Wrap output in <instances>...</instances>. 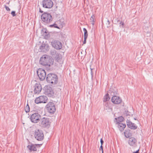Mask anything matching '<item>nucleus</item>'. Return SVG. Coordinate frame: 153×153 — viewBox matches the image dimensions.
I'll return each instance as SVG.
<instances>
[{
    "instance_id": "nucleus-32",
    "label": "nucleus",
    "mask_w": 153,
    "mask_h": 153,
    "mask_svg": "<svg viewBox=\"0 0 153 153\" xmlns=\"http://www.w3.org/2000/svg\"><path fill=\"white\" fill-rule=\"evenodd\" d=\"M25 110L26 113L29 112L30 111V108L28 103L25 108Z\"/></svg>"
},
{
    "instance_id": "nucleus-9",
    "label": "nucleus",
    "mask_w": 153,
    "mask_h": 153,
    "mask_svg": "<svg viewBox=\"0 0 153 153\" xmlns=\"http://www.w3.org/2000/svg\"><path fill=\"white\" fill-rule=\"evenodd\" d=\"M48 99L45 96H40L36 98L35 100V102L37 104L43 103H45L47 102Z\"/></svg>"
},
{
    "instance_id": "nucleus-25",
    "label": "nucleus",
    "mask_w": 153,
    "mask_h": 153,
    "mask_svg": "<svg viewBox=\"0 0 153 153\" xmlns=\"http://www.w3.org/2000/svg\"><path fill=\"white\" fill-rule=\"evenodd\" d=\"M77 57L78 60L79 62L80 65H82V64L80 63V61H82L84 57V56L82 55V52L81 51L80 53L79 52L77 56Z\"/></svg>"
},
{
    "instance_id": "nucleus-46",
    "label": "nucleus",
    "mask_w": 153,
    "mask_h": 153,
    "mask_svg": "<svg viewBox=\"0 0 153 153\" xmlns=\"http://www.w3.org/2000/svg\"><path fill=\"white\" fill-rule=\"evenodd\" d=\"M91 23V24H92V25L93 26H94V23H93V22L92 23V22Z\"/></svg>"
},
{
    "instance_id": "nucleus-50",
    "label": "nucleus",
    "mask_w": 153,
    "mask_h": 153,
    "mask_svg": "<svg viewBox=\"0 0 153 153\" xmlns=\"http://www.w3.org/2000/svg\"><path fill=\"white\" fill-rule=\"evenodd\" d=\"M9 2L8 3H7V4H9Z\"/></svg>"
},
{
    "instance_id": "nucleus-42",
    "label": "nucleus",
    "mask_w": 153,
    "mask_h": 153,
    "mask_svg": "<svg viewBox=\"0 0 153 153\" xmlns=\"http://www.w3.org/2000/svg\"><path fill=\"white\" fill-rule=\"evenodd\" d=\"M99 150L101 151V150L102 152H103V146L102 145H101L100 148H99Z\"/></svg>"
},
{
    "instance_id": "nucleus-28",
    "label": "nucleus",
    "mask_w": 153,
    "mask_h": 153,
    "mask_svg": "<svg viewBox=\"0 0 153 153\" xmlns=\"http://www.w3.org/2000/svg\"><path fill=\"white\" fill-rule=\"evenodd\" d=\"M131 113L130 112H129L128 110H126L123 112V115L124 116L127 117L128 116H130Z\"/></svg>"
},
{
    "instance_id": "nucleus-23",
    "label": "nucleus",
    "mask_w": 153,
    "mask_h": 153,
    "mask_svg": "<svg viewBox=\"0 0 153 153\" xmlns=\"http://www.w3.org/2000/svg\"><path fill=\"white\" fill-rule=\"evenodd\" d=\"M115 122L116 124L118 123H121V122L124 121L125 119L124 117L122 116H120L117 118H114Z\"/></svg>"
},
{
    "instance_id": "nucleus-47",
    "label": "nucleus",
    "mask_w": 153,
    "mask_h": 153,
    "mask_svg": "<svg viewBox=\"0 0 153 153\" xmlns=\"http://www.w3.org/2000/svg\"><path fill=\"white\" fill-rule=\"evenodd\" d=\"M91 22H92V23H94L95 22V21L94 20H93V21H91Z\"/></svg>"
},
{
    "instance_id": "nucleus-31",
    "label": "nucleus",
    "mask_w": 153,
    "mask_h": 153,
    "mask_svg": "<svg viewBox=\"0 0 153 153\" xmlns=\"http://www.w3.org/2000/svg\"><path fill=\"white\" fill-rule=\"evenodd\" d=\"M54 18H55L56 19H59L60 17V14L59 13L57 14L55 12H54Z\"/></svg>"
},
{
    "instance_id": "nucleus-49",
    "label": "nucleus",
    "mask_w": 153,
    "mask_h": 153,
    "mask_svg": "<svg viewBox=\"0 0 153 153\" xmlns=\"http://www.w3.org/2000/svg\"><path fill=\"white\" fill-rule=\"evenodd\" d=\"M145 35H146V36L147 35H148V34H145Z\"/></svg>"
},
{
    "instance_id": "nucleus-45",
    "label": "nucleus",
    "mask_w": 153,
    "mask_h": 153,
    "mask_svg": "<svg viewBox=\"0 0 153 153\" xmlns=\"http://www.w3.org/2000/svg\"><path fill=\"white\" fill-rule=\"evenodd\" d=\"M105 105L106 106V107H107V106H108V103H106L105 104Z\"/></svg>"
},
{
    "instance_id": "nucleus-33",
    "label": "nucleus",
    "mask_w": 153,
    "mask_h": 153,
    "mask_svg": "<svg viewBox=\"0 0 153 153\" xmlns=\"http://www.w3.org/2000/svg\"><path fill=\"white\" fill-rule=\"evenodd\" d=\"M83 30L84 32V37H87L88 36V31L86 29L84 28H83Z\"/></svg>"
},
{
    "instance_id": "nucleus-21",
    "label": "nucleus",
    "mask_w": 153,
    "mask_h": 153,
    "mask_svg": "<svg viewBox=\"0 0 153 153\" xmlns=\"http://www.w3.org/2000/svg\"><path fill=\"white\" fill-rule=\"evenodd\" d=\"M27 148L29 150L30 152L37 151V149L34 144L31 143L27 146Z\"/></svg>"
},
{
    "instance_id": "nucleus-39",
    "label": "nucleus",
    "mask_w": 153,
    "mask_h": 153,
    "mask_svg": "<svg viewBox=\"0 0 153 153\" xmlns=\"http://www.w3.org/2000/svg\"><path fill=\"white\" fill-rule=\"evenodd\" d=\"M87 37H84V41L83 42V44H85L86 42V39Z\"/></svg>"
},
{
    "instance_id": "nucleus-24",
    "label": "nucleus",
    "mask_w": 153,
    "mask_h": 153,
    "mask_svg": "<svg viewBox=\"0 0 153 153\" xmlns=\"http://www.w3.org/2000/svg\"><path fill=\"white\" fill-rule=\"evenodd\" d=\"M55 23H57L58 25V26L59 27H63L64 25H65V23L64 21H62V20L59 19V20L56 21Z\"/></svg>"
},
{
    "instance_id": "nucleus-6",
    "label": "nucleus",
    "mask_w": 153,
    "mask_h": 153,
    "mask_svg": "<svg viewBox=\"0 0 153 153\" xmlns=\"http://www.w3.org/2000/svg\"><path fill=\"white\" fill-rule=\"evenodd\" d=\"M45 108L47 112L50 114H54L56 111V106L52 102H48L45 106Z\"/></svg>"
},
{
    "instance_id": "nucleus-1",
    "label": "nucleus",
    "mask_w": 153,
    "mask_h": 153,
    "mask_svg": "<svg viewBox=\"0 0 153 153\" xmlns=\"http://www.w3.org/2000/svg\"><path fill=\"white\" fill-rule=\"evenodd\" d=\"M53 62L54 60L52 57L45 54L40 58L39 63L43 66L50 67L53 64Z\"/></svg>"
},
{
    "instance_id": "nucleus-30",
    "label": "nucleus",
    "mask_w": 153,
    "mask_h": 153,
    "mask_svg": "<svg viewBox=\"0 0 153 153\" xmlns=\"http://www.w3.org/2000/svg\"><path fill=\"white\" fill-rule=\"evenodd\" d=\"M116 20L117 21V22L119 23V24H120V26L121 25H122V28H124L125 27V23L123 22L122 21H120L119 20H118L117 18V19Z\"/></svg>"
},
{
    "instance_id": "nucleus-16",
    "label": "nucleus",
    "mask_w": 153,
    "mask_h": 153,
    "mask_svg": "<svg viewBox=\"0 0 153 153\" xmlns=\"http://www.w3.org/2000/svg\"><path fill=\"white\" fill-rule=\"evenodd\" d=\"M111 102L114 104H119L122 102L121 99L117 95L113 96L111 98Z\"/></svg>"
},
{
    "instance_id": "nucleus-38",
    "label": "nucleus",
    "mask_w": 153,
    "mask_h": 153,
    "mask_svg": "<svg viewBox=\"0 0 153 153\" xmlns=\"http://www.w3.org/2000/svg\"><path fill=\"white\" fill-rule=\"evenodd\" d=\"M140 148L138 150H136V151L132 152V151H131L133 153H140L139 151L140 150Z\"/></svg>"
},
{
    "instance_id": "nucleus-14",
    "label": "nucleus",
    "mask_w": 153,
    "mask_h": 153,
    "mask_svg": "<svg viewBox=\"0 0 153 153\" xmlns=\"http://www.w3.org/2000/svg\"><path fill=\"white\" fill-rule=\"evenodd\" d=\"M39 49L41 52H46L49 50V46L48 44L43 42L40 46Z\"/></svg>"
},
{
    "instance_id": "nucleus-17",
    "label": "nucleus",
    "mask_w": 153,
    "mask_h": 153,
    "mask_svg": "<svg viewBox=\"0 0 153 153\" xmlns=\"http://www.w3.org/2000/svg\"><path fill=\"white\" fill-rule=\"evenodd\" d=\"M118 92V91L116 87H112L109 89L107 93L110 94L111 96L113 97L117 95Z\"/></svg>"
},
{
    "instance_id": "nucleus-18",
    "label": "nucleus",
    "mask_w": 153,
    "mask_h": 153,
    "mask_svg": "<svg viewBox=\"0 0 153 153\" xmlns=\"http://www.w3.org/2000/svg\"><path fill=\"white\" fill-rule=\"evenodd\" d=\"M126 122L127 126L128 128L133 130H135L137 128V126L134 123H132L129 120L127 119Z\"/></svg>"
},
{
    "instance_id": "nucleus-35",
    "label": "nucleus",
    "mask_w": 153,
    "mask_h": 153,
    "mask_svg": "<svg viewBox=\"0 0 153 153\" xmlns=\"http://www.w3.org/2000/svg\"><path fill=\"white\" fill-rule=\"evenodd\" d=\"M95 18V16L94 15V14H93L91 16V18L90 19L91 20V21L94 20V19Z\"/></svg>"
},
{
    "instance_id": "nucleus-10",
    "label": "nucleus",
    "mask_w": 153,
    "mask_h": 153,
    "mask_svg": "<svg viewBox=\"0 0 153 153\" xmlns=\"http://www.w3.org/2000/svg\"><path fill=\"white\" fill-rule=\"evenodd\" d=\"M41 117V116L39 113H35L31 115L30 119L32 123H36L40 120Z\"/></svg>"
},
{
    "instance_id": "nucleus-37",
    "label": "nucleus",
    "mask_w": 153,
    "mask_h": 153,
    "mask_svg": "<svg viewBox=\"0 0 153 153\" xmlns=\"http://www.w3.org/2000/svg\"><path fill=\"white\" fill-rule=\"evenodd\" d=\"M4 7H5L6 10L7 11H10V8L8 7L6 5H4Z\"/></svg>"
},
{
    "instance_id": "nucleus-48",
    "label": "nucleus",
    "mask_w": 153,
    "mask_h": 153,
    "mask_svg": "<svg viewBox=\"0 0 153 153\" xmlns=\"http://www.w3.org/2000/svg\"><path fill=\"white\" fill-rule=\"evenodd\" d=\"M134 120H137V119L136 118H134Z\"/></svg>"
},
{
    "instance_id": "nucleus-52",
    "label": "nucleus",
    "mask_w": 153,
    "mask_h": 153,
    "mask_svg": "<svg viewBox=\"0 0 153 153\" xmlns=\"http://www.w3.org/2000/svg\"><path fill=\"white\" fill-rule=\"evenodd\" d=\"M102 153H104L103 152H102Z\"/></svg>"
},
{
    "instance_id": "nucleus-20",
    "label": "nucleus",
    "mask_w": 153,
    "mask_h": 153,
    "mask_svg": "<svg viewBox=\"0 0 153 153\" xmlns=\"http://www.w3.org/2000/svg\"><path fill=\"white\" fill-rule=\"evenodd\" d=\"M41 31L42 33V35L45 39H48L50 37V34L46 28H42Z\"/></svg>"
},
{
    "instance_id": "nucleus-19",
    "label": "nucleus",
    "mask_w": 153,
    "mask_h": 153,
    "mask_svg": "<svg viewBox=\"0 0 153 153\" xmlns=\"http://www.w3.org/2000/svg\"><path fill=\"white\" fill-rule=\"evenodd\" d=\"M125 137L127 138L132 137V133L131 130L128 128L126 129L124 132Z\"/></svg>"
},
{
    "instance_id": "nucleus-15",
    "label": "nucleus",
    "mask_w": 153,
    "mask_h": 153,
    "mask_svg": "<svg viewBox=\"0 0 153 153\" xmlns=\"http://www.w3.org/2000/svg\"><path fill=\"white\" fill-rule=\"evenodd\" d=\"M128 138V143L129 145L133 147H136L137 142V139L134 137H131Z\"/></svg>"
},
{
    "instance_id": "nucleus-26",
    "label": "nucleus",
    "mask_w": 153,
    "mask_h": 153,
    "mask_svg": "<svg viewBox=\"0 0 153 153\" xmlns=\"http://www.w3.org/2000/svg\"><path fill=\"white\" fill-rule=\"evenodd\" d=\"M111 97L109 96V94L108 93H107L104 96L103 98V102H105L108 101H109Z\"/></svg>"
},
{
    "instance_id": "nucleus-22",
    "label": "nucleus",
    "mask_w": 153,
    "mask_h": 153,
    "mask_svg": "<svg viewBox=\"0 0 153 153\" xmlns=\"http://www.w3.org/2000/svg\"><path fill=\"white\" fill-rule=\"evenodd\" d=\"M117 124V125L118 128L121 132H123L126 127V125L125 123H119Z\"/></svg>"
},
{
    "instance_id": "nucleus-4",
    "label": "nucleus",
    "mask_w": 153,
    "mask_h": 153,
    "mask_svg": "<svg viewBox=\"0 0 153 153\" xmlns=\"http://www.w3.org/2000/svg\"><path fill=\"white\" fill-rule=\"evenodd\" d=\"M40 126L44 128H48L50 127L51 122L48 117H43L40 120Z\"/></svg>"
},
{
    "instance_id": "nucleus-44",
    "label": "nucleus",
    "mask_w": 153,
    "mask_h": 153,
    "mask_svg": "<svg viewBox=\"0 0 153 153\" xmlns=\"http://www.w3.org/2000/svg\"><path fill=\"white\" fill-rule=\"evenodd\" d=\"M107 22H108V25H109L110 24V22L108 20Z\"/></svg>"
},
{
    "instance_id": "nucleus-29",
    "label": "nucleus",
    "mask_w": 153,
    "mask_h": 153,
    "mask_svg": "<svg viewBox=\"0 0 153 153\" xmlns=\"http://www.w3.org/2000/svg\"><path fill=\"white\" fill-rule=\"evenodd\" d=\"M49 27H54L55 28L60 29L59 27L58 26L57 24L55 23V22H54V23L53 24L49 25Z\"/></svg>"
},
{
    "instance_id": "nucleus-5",
    "label": "nucleus",
    "mask_w": 153,
    "mask_h": 153,
    "mask_svg": "<svg viewBox=\"0 0 153 153\" xmlns=\"http://www.w3.org/2000/svg\"><path fill=\"white\" fill-rule=\"evenodd\" d=\"M44 91V94L48 97H53L54 96L53 91L51 87L49 85H45L43 88Z\"/></svg>"
},
{
    "instance_id": "nucleus-36",
    "label": "nucleus",
    "mask_w": 153,
    "mask_h": 153,
    "mask_svg": "<svg viewBox=\"0 0 153 153\" xmlns=\"http://www.w3.org/2000/svg\"><path fill=\"white\" fill-rule=\"evenodd\" d=\"M11 14L13 17H14L16 15V11H12Z\"/></svg>"
},
{
    "instance_id": "nucleus-2",
    "label": "nucleus",
    "mask_w": 153,
    "mask_h": 153,
    "mask_svg": "<svg viewBox=\"0 0 153 153\" xmlns=\"http://www.w3.org/2000/svg\"><path fill=\"white\" fill-rule=\"evenodd\" d=\"M39 12L43 13L41 16L42 22L43 24L45 25H48L52 21L53 18L51 14L47 12H44L40 8Z\"/></svg>"
},
{
    "instance_id": "nucleus-11",
    "label": "nucleus",
    "mask_w": 153,
    "mask_h": 153,
    "mask_svg": "<svg viewBox=\"0 0 153 153\" xmlns=\"http://www.w3.org/2000/svg\"><path fill=\"white\" fill-rule=\"evenodd\" d=\"M42 3V7L45 8H51L53 5V3L51 0H43Z\"/></svg>"
},
{
    "instance_id": "nucleus-3",
    "label": "nucleus",
    "mask_w": 153,
    "mask_h": 153,
    "mask_svg": "<svg viewBox=\"0 0 153 153\" xmlns=\"http://www.w3.org/2000/svg\"><path fill=\"white\" fill-rule=\"evenodd\" d=\"M46 79L48 83L53 85L56 84L58 81L57 75L52 73H50L47 74Z\"/></svg>"
},
{
    "instance_id": "nucleus-34",
    "label": "nucleus",
    "mask_w": 153,
    "mask_h": 153,
    "mask_svg": "<svg viewBox=\"0 0 153 153\" xmlns=\"http://www.w3.org/2000/svg\"><path fill=\"white\" fill-rule=\"evenodd\" d=\"M90 69L91 70V79L92 80H93V76H94L93 73V70H94V68H91Z\"/></svg>"
},
{
    "instance_id": "nucleus-40",
    "label": "nucleus",
    "mask_w": 153,
    "mask_h": 153,
    "mask_svg": "<svg viewBox=\"0 0 153 153\" xmlns=\"http://www.w3.org/2000/svg\"><path fill=\"white\" fill-rule=\"evenodd\" d=\"M100 142L101 143V145H102V146L103 144L104 143V141L103 140V139L102 138H101L100 140Z\"/></svg>"
},
{
    "instance_id": "nucleus-27",
    "label": "nucleus",
    "mask_w": 153,
    "mask_h": 153,
    "mask_svg": "<svg viewBox=\"0 0 153 153\" xmlns=\"http://www.w3.org/2000/svg\"><path fill=\"white\" fill-rule=\"evenodd\" d=\"M146 28L145 27V28L143 29L144 34H148V35H147L146 36L147 37L151 35L150 31L149 30H148L149 28L148 27H147Z\"/></svg>"
},
{
    "instance_id": "nucleus-12",
    "label": "nucleus",
    "mask_w": 153,
    "mask_h": 153,
    "mask_svg": "<svg viewBox=\"0 0 153 153\" xmlns=\"http://www.w3.org/2000/svg\"><path fill=\"white\" fill-rule=\"evenodd\" d=\"M51 45L56 50H60L62 48V43L57 40H53L51 42Z\"/></svg>"
},
{
    "instance_id": "nucleus-7",
    "label": "nucleus",
    "mask_w": 153,
    "mask_h": 153,
    "mask_svg": "<svg viewBox=\"0 0 153 153\" xmlns=\"http://www.w3.org/2000/svg\"><path fill=\"white\" fill-rule=\"evenodd\" d=\"M34 136L38 141H42L44 139L43 132L42 130L36 129L34 131Z\"/></svg>"
},
{
    "instance_id": "nucleus-41",
    "label": "nucleus",
    "mask_w": 153,
    "mask_h": 153,
    "mask_svg": "<svg viewBox=\"0 0 153 153\" xmlns=\"http://www.w3.org/2000/svg\"><path fill=\"white\" fill-rule=\"evenodd\" d=\"M42 145V144H35L36 147H38L39 148Z\"/></svg>"
},
{
    "instance_id": "nucleus-13",
    "label": "nucleus",
    "mask_w": 153,
    "mask_h": 153,
    "mask_svg": "<svg viewBox=\"0 0 153 153\" xmlns=\"http://www.w3.org/2000/svg\"><path fill=\"white\" fill-rule=\"evenodd\" d=\"M33 92L34 94H39L40 93L42 89V85L41 84L39 83H37L35 84Z\"/></svg>"
},
{
    "instance_id": "nucleus-51",
    "label": "nucleus",
    "mask_w": 153,
    "mask_h": 153,
    "mask_svg": "<svg viewBox=\"0 0 153 153\" xmlns=\"http://www.w3.org/2000/svg\"><path fill=\"white\" fill-rule=\"evenodd\" d=\"M56 59H58V58L57 57H56Z\"/></svg>"
},
{
    "instance_id": "nucleus-43",
    "label": "nucleus",
    "mask_w": 153,
    "mask_h": 153,
    "mask_svg": "<svg viewBox=\"0 0 153 153\" xmlns=\"http://www.w3.org/2000/svg\"><path fill=\"white\" fill-rule=\"evenodd\" d=\"M56 51H53V52H51V54L52 55H55V54H56Z\"/></svg>"
},
{
    "instance_id": "nucleus-8",
    "label": "nucleus",
    "mask_w": 153,
    "mask_h": 153,
    "mask_svg": "<svg viewBox=\"0 0 153 153\" xmlns=\"http://www.w3.org/2000/svg\"><path fill=\"white\" fill-rule=\"evenodd\" d=\"M38 76L40 81H43L46 78L47 74L45 71L42 68H39L37 71Z\"/></svg>"
}]
</instances>
